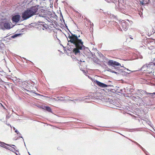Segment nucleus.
Segmentation results:
<instances>
[{
	"label": "nucleus",
	"instance_id": "f257e3e1",
	"mask_svg": "<svg viewBox=\"0 0 155 155\" xmlns=\"http://www.w3.org/2000/svg\"><path fill=\"white\" fill-rule=\"evenodd\" d=\"M80 36L77 35L72 33L69 35L68 36V41L69 44H71L74 45L75 48H74L73 52L75 55L80 54V50H82L84 48L85 46L83 45V42L81 39L79 38Z\"/></svg>",
	"mask_w": 155,
	"mask_h": 155
},
{
	"label": "nucleus",
	"instance_id": "f03ea898",
	"mask_svg": "<svg viewBox=\"0 0 155 155\" xmlns=\"http://www.w3.org/2000/svg\"><path fill=\"white\" fill-rule=\"evenodd\" d=\"M40 9V7L38 5L28 8L22 14V18L24 20H26L33 15L38 14Z\"/></svg>",
	"mask_w": 155,
	"mask_h": 155
},
{
	"label": "nucleus",
	"instance_id": "7ed1b4c3",
	"mask_svg": "<svg viewBox=\"0 0 155 155\" xmlns=\"http://www.w3.org/2000/svg\"><path fill=\"white\" fill-rule=\"evenodd\" d=\"M107 64L109 66H111L114 67L116 66H120V64L119 63L110 60L108 61Z\"/></svg>",
	"mask_w": 155,
	"mask_h": 155
},
{
	"label": "nucleus",
	"instance_id": "20e7f679",
	"mask_svg": "<svg viewBox=\"0 0 155 155\" xmlns=\"http://www.w3.org/2000/svg\"><path fill=\"white\" fill-rule=\"evenodd\" d=\"M121 26L122 29L125 31H126L128 28L127 23L125 21H122L121 22Z\"/></svg>",
	"mask_w": 155,
	"mask_h": 155
},
{
	"label": "nucleus",
	"instance_id": "39448f33",
	"mask_svg": "<svg viewBox=\"0 0 155 155\" xmlns=\"http://www.w3.org/2000/svg\"><path fill=\"white\" fill-rule=\"evenodd\" d=\"M94 82L99 86L101 87H107L108 86V85L101 83L97 80H95Z\"/></svg>",
	"mask_w": 155,
	"mask_h": 155
},
{
	"label": "nucleus",
	"instance_id": "423d86ee",
	"mask_svg": "<svg viewBox=\"0 0 155 155\" xmlns=\"http://www.w3.org/2000/svg\"><path fill=\"white\" fill-rule=\"evenodd\" d=\"M20 18V16L19 15H16L14 16L12 18V20L14 22H18Z\"/></svg>",
	"mask_w": 155,
	"mask_h": 155
},
{
	"label": "nucleus",
	"instance_id": "0eeeda50",
	"mask_svg": "<svg viewBox=\"0 0 155 155\" xmlns=\"http://www.w3.org/2000/svg\"><path fill=\"white\" fill-rule=\"evenodd\" d=\"M6 145L11 146L10 144H6L4 143L0 142V146L2 147H4L6 149H8Z\"/></svg>",
	"mask_w": 155,
	"mask_h": 155
},
{
	"label": "nucleus",
	"instance_id": "6e6552de",
	"mask_svg": "<svg viewBox=\"0 0 155 155\" xmlns=\"http://www.w3.org/2000/svg\"><path fill=\"white\" fill-rule=\"evenodd\" d=\"M4 27L6 29H9L11 28L10 24L9 23H5L4 24Z\"/></svg>",
	"mask_w": 155,
	"mask_h": 155
},
{
	"label": "nucleus",
	"instance_id": "1a4fd4ad",
	"mask_svg": "<svg viewBox=\"0 0 155 155\" xmlns=\"http://www.w3.org/2000/svg\"><path fill=\"white\" fill-rule=\"evenodd\" d=\"M149 0H142L141 3L143 5L148 4L149 3Z\"/></svg>",
	"mask_w": 155,
	"mask_h": 155
},
{
	"label": "nucleus",
	"instance_id": "9d476101",
	"mask_svg": "<svg viewBox=\"0 0 155 155\" xmlns=\"http://www.w3.org/2000/svg\"><path fill=\"white\" fill-rule=\"evenodd\" d=\"M45 109L48 112H51V109L49 107H45Z\"/></svg>",
	"mask_w": 155,
	"mask_h": 155
},
{
	"label": "nucleus",
	"instance_id": "9b49d317",
	"mask_svg": "<svg viewBox=\"0 0 155 155\" xmlns=\"http://www.w3.org/2000/svg\"><path fill=\"white\" fill-rule=\"evenodd\" d=\"M34 93H35L36 95H37L40 96H44L43 95H42L41 94H38V93H35V92H34ZM44 97H46V96H44Z\"/></svg>",
	"mask_w": 155,
	"mask_h": 155
},
{
	"label": "nucleus",
	"instance_id": "f8f14e48",
	"mask_svg": "<svg viewBox=\"0 0 155 155\" xmlns=\"http://www.w3.org/2000/svg\"><path fill=\"white\" fill-rule=\"evenodd\" d=\"M146 94H147V95H148V94H151L152 95L153 94H155V92H154V93H146Z\"/></svg>",
	"mask_w": 155,
	"mask_h": 155
},
{
	"label": "nucleus",
	"instance_id": "ddd939ff",
	"mask_svg": "<svg viewBox=\"0 0 155 155\" xmlns=\"http://www.w3.org/2000/svg\"><path fill=\"white\" fill-rule=\"evenodd\" d=\"M15 132H16L18 134H19V132L17 130H15Z\"/></svg>",
	"mask_w": 155,
	"mask_h": 155
},
{
	"label": "nucleus",
	"instance_id": "4468645a",
	"mask_svg": "<svg viewBox=\"0 0 155 155\" xmlns=\"http://www.w3.org/2000/svg\"><path fill=\"white\" fill-rule=\"evenodd\" d=\"M17 36V35L16 34L15 35H14V36H13L12 37L13 38H14V37H16Z\"/></svg>",
	"mask_w": 155,
	"mask_h": 155
},
{
	"label": "nucleus",
	"instance_id": "2eb2a0df",
	"mask_svg": "<svg viewBox=\"0 0 155 155\" xmlns=\"http://www.w3.org/2000/svg\"><path fill=\"white\" fill-rule=\"evenodd\" d=\"M10 145L11 146H10L11 147H12L11 146H13V147H16L14 145Z\"/></svg>",
	"mask_w": 155,
	"mask_h": 155
},
{
	"label": "nucleus",
	"instance_id": "dca6fc26",
	"mask_svg": "<svg viewBox=\"0 0 155 155\" xmlns=\"http://www.w3.org/2000/svg\"><path fill=\"white\" fill-rule=\"evenodd\" d=\"M0 104H1V106H2V107H3L5 109V107H4V106H3V105L1 104V103H0Z\"/></svg>",
	"mask_w": 155,
	"mask_h": 155
},
{
	"label": "nucleus",
	"instance_id": "f3484780",
	"mask_svg": "<svg viewBox=\"0 0 155 155\" xmlns=\"http://www.w3.org/2000/svg\"><path fill=\"white\" fill-rule=\"evenodd\" d=\"M69 97L67 96L65 98L67 99H68Z\"/></svg>",
	"mask_w": 155,
	"mask_h": 155
},
{
	"label": "nucleus",
	"instance_id": "a211bd4d",
	"mask_svg": "<svg viewBox=\"0 0 155 155\" xmlns=\"http://www.w3.org/2000/svg\"><path fill=\"white\" fill-rule=\"evenodd\" d=\"M57 98H63L64 97H57Z\"/></svg>",
	"mask_w": 155,
	"mask_h": 155
},
{
	"label": "nucleus",
	"instance_id": "6ab92c4d",
	"mask_svg": "<svg viewBox=\"0 0 155 155\" xmlns=\"http://www.w3.org/2000/svg\"><path fill=\"white\" fill-rule=\"evenodd\" d=\"M58 100H60V101H64V100H61V99H59Z\"/></svg>",
	"mask_w": 155,
	"mask_h": 155
},
{
	"label": "nucleus",
	"instance_id": "aec40b11",
	"mask_svg": "<svg viewBox=\"0 0 155 155\" xmlns=\"http://www.w3.org/2000/svg\"><path fill=\"white\" fill-rule=\"evenodd\" d=\"M53 100H55V101H57V100H56V99H55V98H53Z\"/></svg>",
	"mask_w": 155,
	"mask_h": 155
},
{
	"label": "nucleus",
	"instance_id": "412c9836",
	"mask_svg": "<svg viewBox=\"0 0 155 155\" xmlns=\"http://www.w3.org/2000/svg\"><path fill=\"white\" fill-rule=\"evenodd\" d=\"M12 147L14 149V150H15V149L14 147Z\"/></svg>",
	"mask_w": 155,
	"mask_h": 155
},
{
	"label": "nucleus",
	"instance_id": "4be33fe9",
	"mask_svg": "<svg viewBox=\"0 0 155 155\" xmlns=\"http://www.w3.org/2000/svg\"><path fill=\"white\" fill-rule=\"evenodd\" d=\"M132 71V72H134V71Z\"/></svg>",
	"mask_w": 155,
	"mask_h": 155
},
{
	"label": "nucleus",
	"instance_id": "5701e85b",
	"mask_svg": "<svg viewBox=\"0 0 155 155\" xmlns=\"http://www.w3.org/2000/svg\"><path fill=\"white\" fill-rule=\"evenodd\" d=\"M135 142V143H137V142Z\"/></svg>",
	"mask_w": 155,
	"mask_h": 155
}]
</instances>
